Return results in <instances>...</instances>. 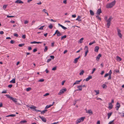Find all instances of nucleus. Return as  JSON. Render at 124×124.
<instances>
[{"label":"nucleus","instance_id":"nucleus-1","mask_svg":"<svg viewBox=\"0 0 124 124\" xmlns=\"http://www.w3.org/2000/svg\"><path fill=\"white\" fill-rule=\"evenodd\" d=\"M116 3V1L114 0L112 2L107 4L106 7L107 8H112L115 4Z\"/></svg>","mask_w":124,"mask_h":124},{"label":"nucleus","instance_id":"nucleus-2","mask_svg":"<svg viewBox=\"0 0 124 124\" xmlns=\"http://www.w3.org/2000/svg\"><path fill=\"white\" fill-rule=\"evenodd\" d=\"M5 96L8 98H10V99L12 100L15 102L16 103L17 102V100L16 98L11 97L9 95L6 94Z\"/></svg>","mask_w":124,"mask_h":124},{"label":"nucleus","instance_id":"nucleus-3","mask_svg":"<svg viewBox=\"0 0 124 124\" xmlns=\"http://www.w3.org/2000/svg\"><path fill=\"white\" fill-rule=\"evenodd\" d=\"M85 118V117H82L78 119L76 121V124H78L80 123L83 122Z\"/></svg>","mask_w":124,"mask_h":124},{"label":"nucleus","instance_id":"nucleus-4","mask_svg":"<svg viewBox=\"0 0 124 124\" xmlns=\"http://www.w3.org/2000/svg\"><path fill=\"white\" fill-rule=\"evenodd\" d=\"M66 91L67 89L66 88L62 89L60 90L59 92L58 93V94L59 95H61L66 92Z\"/></svg>","mask_w":124,"mask_h":124},{"label":"nucleus","instance_id":"nucleus-5","mask_svg":"<svg viewBox=\"0 0 124 124\" xmlns=\"http://www.w3.org/2000/svg\"><path fill=\"white\" fill-rule=\"evenodd\" d=\"M117 35L120 37V38H122V35L121 33V31L120 29H117Z\"/></svg>","mask_w":124,"mask_h":124},{"label":"nucleus","instance_id":"nucleus-6","mask_svg":"<svg viewBox=\"0 0 124 124\" xmlns=\"http://www.w3.org/2000/svg\"><path fill=\"white\" fill-rule=\"evenodd\" d=\"M29 108H31V109H34V110H35L37 112V111H39V112H40L41 111L40 110H37L36 109V107L35 106H33V105H32L31 106V107H30Z\"/></svg>","mask_w":124,"mask_h":124},{"label":"nucleus","instance_id":"nucleus-7","mask_svg":"<svg viewBox=\"0 0 124 124\" xmlns=\"http://www.w3.org/2000/svg\"><path fill=\"white\" fill-rule=\"evenodd\" d=\"M82 79H81L79 80H77L76 81L75 83L73 85V86H74V85H75L76 84H79L80 82L82 81Z\"/></svg>","mask_w":124,"mask_h":124},{"label":"nucleus","instance_id":"nucleus-8","mask_svg":"<svg viewBox=\"0 0 124 124\" xmlns=\"http://www.w3.org/2000/svg\"><path fill=\"white\" fill-rule=\"evenodd\" d=\"M39 117L41 118L42 120V121L44 122H46V118L43 116H39Z\"/></svg>","mask_w":124,"mask_h":124},{"label":"nucleus","instance_id":"nucleus-9","mask_svg":"<svg viewBox=\"0 0 124 124\" xmlns=\"http://www.w3.org/2000/svg\"><path fill=\"white\" fill-rule=\"evenodd\" d=\"M120 105L119 102H117L116 103V110H118L119 108L120 107Z\"/></svg>","mask_w":124,"mask_h":124},{"label":"nucleus","instance_id":"nucleus-10","mask_svg":"<svg viewBox=\"0 0 124 124\" xmlns=\"http://www.w3.org/2000/svg\"><path fill=\"white\" fill-rule=\"evenodd\" d=\"M77 88L78 89L76 90V91H82V86L81 85H80L77 86Z\"/></svg>","mask_w":124,"mask_h":124},{"label":"nucleus","instance_id":"nucleus-11","mask_svg":"<svg viewBox=\"0 0 124 124\" xmlns=\"http://www.w3.org/2000/svg\"><path fill=\"white\" fill-rule=\"evenodd\" d=\"M15 3L17 4H23V2L21 0H17L15 2Z\"/></svg>","mask_w":124,"mask_h":124},{"label":"nucleus","instance_id":"nucleus-12","mask_svg":"<svg viewBox=\"0 0 124 124\" xmlns=\"http://www.w3.org/2000/svg\"><path fill=\"white\" fill-rule=\"evenodd\" d=\"M80 56H79L78 58L75 59L74 60V61L73 62L75 63H76L78 62V60L80 58Z\"/></svg>","mask_w":124,"mask_h":124},{"label":"nucleus","instance_id":"nucleus-13","mask_svg":"<svg viewBox=\"0 0 124 124\" xmlns=\"http://www.w3.org/2000/svg\"><path fill=\"white\" fill-rule=\"evenodd\" d=\"M101 54H99L96 57V60L98 61H99L100 58L101 57Z\"/></svg>","mask_w":124,"mask_h":124},{"label":"nucleus","instance_id":"nucleus-14","mask_svg":"<svg viewBox=\"0 0 124 124\" xmlns=\"http://www.w3.org/2000/svg\"><path fill=\"white\" fill-rule=\"evenodd\" d=\"M107 22V26L108 28H109V26L110 25L111 22H110L106 21Z\"/></svg>","mask_w":124,"mask_h":124},{"label":"nucleus","instance_id":"nucleus-15","mask_svg":"<svg viewBox=\"0 0 124 124\" xmlns=\"http://www.w3.org/2000/svg\"><path fill=\"white\" fill-rule=\"evenodd\" d=\"M86 113L89 114H93V112L91 109H90L88 110L87 111H86Z\"/></svg>","mask_w":124,"mask_h":124},{"label":"nucleus","instance_id":"nucleus-16","mask_svg":"<svg viewBox=\"0 0 124 124\" xmlns=\"http://www.w3.org/2000/svg\"><path fill=\"white\" fill-rule=\"evenodd\" d=\"M92 77L91 76H88L87 78H86L85 79V80L86 81H88L90 79H92Z\"/></svg>","mask_w":124,"mask_h":124},{"label":"nucleus","instance_id":"nucleus-17","mask_svg":"<svg viewBox=\"0 0 124 124\" xmlns=\"http://www.w3.org/2000/svg\"><path fill=\"white\" fill-rule=\"evenodd\" d=\"M99 49V47L98 46H96L94 48V51L96 52H98Z\"/></svg>","mask_w":124,"mask_h":124},{"label":"nucleus","instance_id":"nucleus-18","mask_svg":"<svg viewBox=\"0 0 124 124\" xmlns=\"http://www.w3.org/2000/svg\"><path fill=\"white\" fill-rule=\"evenodd\" d=\"M109 106L108 108L109 109H111L113 107V105L111 103H110L108 104Z\"/></svg>","mask_w":124,"mask_h":124},{"label":"nucleus","instance_id":"nucleus-19","mask_svg":"<svg viewBox=\"0 0 124 124\" xmlns=\"http://www.w3.org/2000/svg\"><path fill=\"white\" fill-rule=\"evenodd\" d=\"M57 35L58 36H60L62 35V34L58 30H57Z\"/></svg>","mask_w":124,"mask_h":124},{"label":"nucleus","instance_id":"nucleus-20","mask_svg":"<svg viewBox=\"0 0 124 124\" xmlns=\"http://www.w3.org/2000/svg\"><path fill=\"white\" fill-rule=\"evenodd\" d=\"M58 25H59V26H60L62 28V29H64V30H65V29H67V28H66L65 27H64V26L62 25H61L59 23L58 24Z\"/></svg>","mask_w":124,"mask_h":124},{"label":"nucleus","instance_id":"nucleus-21","mask_svg":"<svg viewBox=\"0 0 124 124\" xmlns=\"http://www.w3.org/2000/svg\"><path fill=\"white\" fill-rule=\"evenodd\" d=\"M101 9H98L97 11V13L98 14V15H100V14L101 13Z\"/></svg>","mask_w":124,"mask_h":124},{"label":"nucleus","instance_id":"nucleus-22","mask_svg":"<svg viewBox=\"0 0 124 124\" xmlns=\"http://www.w3.org/2000/svg\"><path fill=\"white\" fill-rule=\"evenodd\" d=\"M53 105V104H52L51 105H47L45 107V109H47L49 108L51 106Z\"/></svg>","mask_w":124,"mask_h":124},{"label":"nucleus","instance_id":"nucleus-23","mask_svg":"<svg viewBox=\"0 0 124 124\" xmlns=\"http://www.w3.org/2000/svg\"><path fill=\"white\" fill-rule=\"evenodd\" d=\"M116 58H117V60L118 61H120L122 60L121 58L120 57H119L118 56H117L116 57Z\"/></svg>","mask_w":124,"mask_h":124},{"label":"nucleus","instance_id":"nucleus-24","mask_svg":"<svg viewBox=\"0 0 124 124\" xmlns=\"http://www.w3.org/2000/svg\"><path fill=\"white\" fill-rule=\"evenodd\" d=\"M112 112L108 113V114L107 115H108V119L110 117V116L112 115Z\"/></svg>","mask_w":124,"mask_h":124},{"label":"nucleus","instance_id":"nucleus-25","mask_svg":"<svg viewBox=\"0 0 124 124\" xmlns=\"http://www.w3.org/2000/svg\"><path fill=\"white\" fill-rule=\"evenodd\" d=\"M67 37V36L66 35H64L61 37V40H62L66 38Z\"/></svg>","mask_w":124,"mask_h":124},{"label":"nucleus","instance_id":"nucleus-26","mask_svg":"<svg viewBox=\"0 0 124 124\" xmlns=\"http://www.w3.org/2000/svg\"><path fill=\"white\" fill-rule=\"evenodd\" d=\"M10 82L11 83H15L16 82L15 79H13L12 80H11L10 81Z\"/></svg>","mask_w":124,"mask_h":124},{"label":"nucleus","instance_id":"nucleus-27","mask_svg":"<svg viewBox=\"0 0 124 124\" xmlns=\"http://www.w3.org/2000/svg\"><path fill=\"white\" fill-rule=\"evenodd\" d=\"M90 15L92 16H93L94 15V13L93 11L92 10H90Z\"/></svg>","mask_w":124,"mask_h":124},{"label":"nucleus","instance_id":"nucleus-28","mask_svg":"<svg viewBox=\"0 0 124 124\" xmlns=\"http://www.w3.org/2000/svg\"><path fill=\"white\" fill-rule=\"evenodd\" d=\"M112 19L113 18L112 16H110L109 18L107 20V21H108L111 22Z\"/></svg>","mask_w":124,"mask_h":124},{"label":"nucleus","instance_id":"nucleus-29","mask_svg":"<svg viewBox=\"0 0 124 124\" xmlns=\"http://www.w3.org/2000/svg\"><path fill=\"white\" fill-rule=\"evenodd\" d=\"M83 39L84 38H81L80 39V40L79 41V42H78V43H82L83 42Z\"/></svg>","mask_w":124,"mask_h":124},{"label":"nucleus","instance_id":"nucleus-30","mask_svg":"<svg viewBox=\"0 0 124 124\" xmlns=\"http://www.w3.org/2000/svg\"><path fill=\"white\" fill-rule=\"evenodd\" d=\"M94 91L96 93L95 94L96 95H97V94H99L100 93L99 91V90L97 91L96 90H94Z\"/></svg>","mask_w":124,"mask_h":124},{"label":"nucleus","instance_id":"nucleus-31","mask_svg":"<svg viewBox=\"0 0 124 124\" xmlns=\"http://www.w3.org/2000/svg\"><path fill=\"white\" fill-rule=\"evenodd\" d=\"M102 86V87L103 88H106L107 87V85H106L105 84H103V85Z\"/></svg>","mask_w":124,"mask_h":124},{"label":"nucleus","instance_id":"nucleus-32","mask_svg":"<svg viewBox=\"0 0 124 124\" xmlns=\"http://www.w3.org/2000/svg\"><path fill=\"white\" fill-rule=\"evenodd\" d=\"M48 50L47 47L46 46H45V49L44 50V51L45 52H46Z\"/></svg>","mask_w":124,"mask_h":124},{"label":"nucleus","instance_id":"nucleus-33","mask_svg":"<svg viewBox=\"0 0 124 124\" xmlns=\"http://www.w3.org/2000/svg\"><path fill=\"white\" fill-rule=\"evenodd\" d=\"M114 120H113L112 121L109 122L108 123V124H114Z\"/></svg>","mask_w":124,"mask_h":124},{"label":"nucleus","instance_id":"nucleus-34","mask_svg":"<svg viewBox=\"0 0 124 124\" xmlns=\"http://www.w3.org/2000/svg\"><path fill=\"white\" fill-rule=\"evenodd\" d=\"M95 43V41L94 40L92 42L90 43H89V45H91Z\"/></svg>","mask_w":124,"mask_h":124},{"label":"nucleus","instance_id":"nucleus-35","mask_svg":"<svg viewBox=\"0 0 124 124\" xmlns=\"http://www.w3.org/2000/svg\"><path fill=\"white\" fill-rule=\"evenodd\" d=\"M53 26L51 24H50V25L48 26L49 28L50 29H52L53 28Z\"/></svg>","mask_w":124,"mask_h":124},{"label":"nucleus","instance_id":"nucleus-36","mask_svg":"<svg viewBox=\"0 0 124 124\" xmlns=\"http://www.w3.org/2000/svg\"><path fill=\"white\" fill-rule=\"evenodd\" d=\"M16 115H15L11 114V115H9L8 116H7V117L11 116V117H14L15 116H16Z\"/></svg>","mask_w":124,"mask_h":124},{"label":"nucleus","instance_id":"nucleus-37","mask_svg":"<svg viewBox=\"0 0 124 124\" xmlns=\"http://www.w3.org/2000/svg\"><path fill=\"white\" fill-rule=\"evenodd\" d=\"M84 73V71L83 70L81 71L79 73V75H83Z\"/></svg>","mask_w":124,"mask_h":124},{"label":"nucleus","instance_id":"nucleus-38","mask_svg":"<svg viewBox=\"0 0 124 124\" xmlns=\"http://www.w3.org/2000/svg\"><path fill=\"white\" fill-rule=\"evenodd\" d=\"M47 111V110H43L41 111V114H44L46 111Z\"/></svg>","mask_w":124,"mask_h":124},{"label":"nucleus","instance_id":"nucleus-39","mask_svg":"<svg viewBox=\"0 0 124 124\" xmlns=\"http://www.w3.org/2000/svg\"><path fill=\"white\" fill-rule=\"evenodd\" d=\"M42 12H45V13H47V11L45 9H44L42 10Z\"/></svg>","mask_w":124,"mask_h":124},{"label":"nucleus","instance_id":"nucleus-40","mask_svg":"<svg viewBox=\"0 0 124 124\" xmlns=\"http://www.w3.org/2000/svg\"><path fill=\"white\" fill-rule=\"evenodd\" d=\"M24 44H19L18 46L20 47H22L23 46H24Z\"/></svg>","mask_w":124,"mask_h":124},{"label":"nucleus","instance_id":"nucleus-41","mask_svg":"<svg viewBox=\"0 0 124 124\" xmlns=\"http://www.w3.org/2000/svg\"><path fill=\"white\" fill-rule=\"evenodd\" d=\"M99 15H97V16H96V17L98 19H99V20H101V18L99 17Z\"/></svg>","mask_w":124,"mask_h":124},{"label":"nucleus","instance_id":"nucleus-42","mask_svg":"<svg viewBox=\"0 0 124 124\" xmlns=\"http://www.w3.org/2000/svg\"><path fill=\"white\" fill-rule=\"evenodd\" d=\"M44 27V26H42L40 28H39V29L40 30H43V28Z\"/></svg>","mask_w":124,"mask_h":124},{"label":"nucleus","instance_id":"nucleus-43","mask_svg":"<svg viewBox=\"0 0 124 124\" xmlns=\"http://www.w3.org/2000/svg\"><path fill=\"white\" fill-rule=\"evenodd\" d=\"M31 88L30 87H28L26 88V91H28L31 90Z\"/></svg>","mask_w":124,"mask_h":124},{"label":"nucleus","instance_id":"nucleus-44","mask_svg":"<svg viewBox=\"0 0 124 124\" xmlns=\"http://www.w3.org/2000/svg\"><path fill=\"white\" fill-rule=\"evenodd\" d=\"M88 50H87L85 52V57L87 55V53H88Z\"/></svg>","mask_w":124,"mask_h":124},{"label":"nucleus","instance_id":"nucleus-45","mask_svg":"<svg viewBox=\"0 0 124 124\" xmlns=\"http://www.w3.org/2000/svg\"><path fill=\"white\" fill-rule=\"evenodd\" d=\"M7 6L6 5H3V8L4 9H5L6 8H7Z\"/></svg>","mask_w":124,"mask_h":124},{"label":"nucleus","instance_id":"nucleus-46","mask_svg":"<svg viewBox=\"0 0 124 124\" xmlns=\"http://www.w3.org/2000/svg\"><path fill=\"white\" fill-rule=\"evenodd\" d=\"M56 69V67H54L53 68H52V70H55Z\"/></svg>","mask_w":124,"mask_h":124},{"label":"nucleus","instance_id":"nucleus-47","mask_svg":"<svg viewBox=\"0 0 124 124\" xmlns=\"http://www.w3.org/2000/svg\"><path fill=\"white\" fill-rule=\"evenodd\" d=\"M44 81V79H40V80H39L38 81L39 82H43Z\"/></svg>","mask_w":124,"mask_h":124},{"label":"nucleus","instance_id":"nucleus-48","mask_svg":"<svg viewBox=\"0 0 124 124\" xmlns=\"http://www.w3.org/2000/svg\"><path fill=\"white\" fill-rule=\"evenodd\" d=\"M7 17L8 18H10V17H14L15 16H9L8 15H7Z\"/></svg>","mask_w":124,"mask_h":124},{"label":"nucleus","instance_id":"nucleus-49","mask_svg":"<svg viewBox=\"0 0 124 124\" xmlns=\"http://www.w3.org/2000/svg\"><path fill=\"white\" fill-rule=\"evenodd\" d=\"M81 18V17L79 16H78V17L77 19H76V20H78L79 19Z\"/></svg>","mask_w":124,"mask_h":124},{"label":"nucleus","instance_id":"nucleus-50","mask_svg":"<svg viewBox=\"0 0 124 124\" xmlns=\"http://www.w3.org/2000/svg\"><path fill=\"white\" fill-rule=\"evenodd\" d=\"M51 60V58H49L47 60V62L48 63Z\"/></svg>","mask_w":124,"mask_h":124},{"label":"nucleus","instance_id":"nucleus-51","mask_svg":"<svg viewBox=\"0 0 124 124\" xmlns=\"http://www.w3.org/2000/svg\"><path fill=\"white\" fill-rule=\"evenodd\" d=\"M15 42V41L13 40H12L10 41V42L11 44H13Z\"/></svg>","mask_w":124,"mask_h":124},{"label":"nucleus","instance_id":"nucleus-52","mask_svg":"<svg viewBox=\"0 0 124 124\" xmlns=\"http://www.w3.org/2000/svg\"><path fill=\"white\" fill-rule=\"evenodd\" d=\"M96 70V69L95 68H94L93 69L92 71V74H93L94 72Z\"/></svg>","mask_w":124,"mask_h":124},{"label":"nucleus","instance_id":"nucleus-53","mask_svg":"<svg viewBox=\"0 0 124 124\" xmlns=\"http://www.w3.org/2000/svg\"><path fill=\"white\" fill-rule=\"evenodd\" d=\"M49 95V93H46L44 95V96H47L48 95Z\"/></svg>","mask_w":124,"mask_h":124},{"label":"nucleus","instance_id":"nucleus-54","mask_svg":"<svg viewBox=\"0 0 124 124\" xmlns=\"http://www.w3.org/2000/svg\"><path fill=\"white\" fill-rule=\"evenodd\" d=\"M108 75H109V74L108 73L106 74L104 76V77H106L108 76Z\"/></svg>","mask_w":124,"mask_h":124},{"label":"nucleus","instance_id":"nucleus-55","mask_svg":"<svg viewBox=\"0 0 124 124\" xmlns=\"http://www.w3.org/2000/svg\"><path fill=\"white\" fill-rule=\"evenodd\" d=\"M26 120H23V121H21L20 122L21 123H25V122H26Z\"/></svg>","mask_w":124,"mask_h":124},{"label":"nucleus","instance_id":"nucleus-56","mask_svg":"<svg viewBox=\"0 0 124 124\" xmlns=\"http://www.w3.org/2000/svg\"><path fill=\"white\" fill-rule=\"evenodd\" d=\"M12 86V85H8V87L9 88H11Z\"/></svg>","mask_w":124,"mask_h":124},{"label":"nucleus","instance_id":"nucleus-57","mask_svg":"<svg viewBox=\"0 0 124 124\" xmlns=\"http://www.w3.org/2000/svg\"><path fill=\"white\" fill-rule=\"evenodd\" d=\"M50 57L51 58V59H53L54 58V56L53 55L50 56Z\"/></svg>","mask_w":124,"mask_h":124},{"label":"nucleus","instance_id":"nucleus-58","mask_svg":"<svg viewBox=\"0 0 124 124\" xmlns=\"http://www.w3.org/2000/svg\"><path fill=\"white\" fill-rule=\"evenodd\" d=\"M7 93V91L5 90L4 91H3L2 92H1V93Z\"/></svg>","mask_w":124,"mask_h":124},{"label":"nucleus","instance_id":"nucleus-59","mask_svg":"<svg viewBox=\"0 0 124 124\" xmlns=\"http://www.w3.org/2000/svg\"><path fill=\"white\" fill-rule=\"evenodd\" d=\"M22 38L23 39H25L26 38V35H23L22 37Z\"/></svg>","mask_w":124,"mask_h":124},{"label":"nucleus","instance_id":"nucleus-60","mask_svg":"<svg viewBox=\"0 0 124 124\" xmlns=\"http://www.w3.org/2000/svg\"><path fill=\"white\" fill-rule=\"evenodd\" d=\"M37 51V50L36 48L34 49L33 50V52H36Z\"/></svg>","mask_w":124,"mask_h":124},{"label":"nucleus","instance_id":"nucleus-61","mask_svg":"<svg viewBox=\"0 0 124 124\" xmlns=\"http://www.w3.org/2000/svg\"><path fill=\"white\" fill-rule=\"evenodd\" d=\"M109 75H111V74H112V72L111 71V70H110V71L109 72Z\"/></svg>","mask_w":124,"mask_h":124},{"label":"nucleus","instance_id":"nucleus-62","mask_svg":"<svg viewBox=\"0 0 124 124\" xmlns=\"http://www.w3.org/2000/svg\"><path fill=\"white\" fill-rule=\"evenodd\" d=\"M36 42L35 41H33L31 42L30 43L31 44H36Z\"/></svg>","mask_w":124,"mask_h":124},{"label":"nucleus","instance_id":"nucleus-63","mask_svg":"<svg viewBox=\"0 0 124 124\" xmlns=\"http://www.w3.org/2000/svg\"><path fill=\"white\" fill-rule=\"evenodd\" d=\"M14 36H15L16 37H17L18 36V35L17 33H15L14 34Z\"/></svg>","mask_w":124,"mask_h":124},{"label":"nucleus","instance_id":"nucleus-64","mask_svg":"<svg viewBox=\"0 0 124 124\" xmlns=\"http://www.w3.org/2000/svg\"><path fill=\"white\" fill-rule=\"evenodd\" d=\"M72 17H73V18H75V17H76V15L75 14H74V15H72Z\"/></svg>","mask_w":124,"mask_h":124}]
</instances>
